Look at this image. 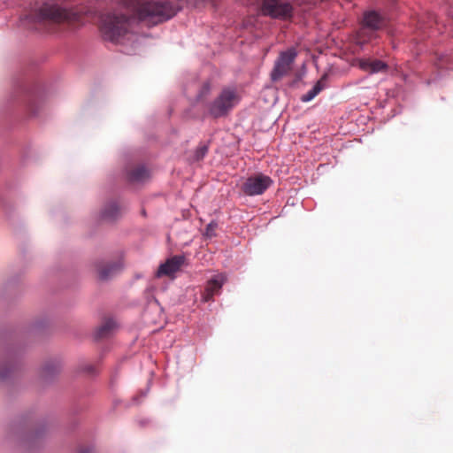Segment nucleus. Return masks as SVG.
<instances>
[{"mask_svg": "<svg viewBox=\"0 0 453 453\" xmlns=\"http://www.w3.org/2000/svg\"><path fill=\"white\" fill-rule=\"evenodd\" d=\"M123 4L139 20L149 26L165 22L178 12L176 4L171 0H122Z\"/></svg>", "mask_w": 453, "mask_h": 453, "instance_id": "nucleus-1", "label": "nucleus"}, {"mask_svg": "<svg viewBox=\"0 0 453 453\" xmlns=\"http://www.w3.org/2000/svg\"><path fill=\"white\" fill-rule=\"evenodd\" d=\"M129 18L121 12H109L101 19V32L104 39L118 42L128 29Z\"/></svg>", "mask_w": 453, "mask_h": 453, "instance_id": "nucleus-2", "label": "nucleus"}, {"mask_svg": "<svg viewBox=\"0 0 453 453\" xmlns=\"http://www.w3.org/2000/svg\"><path fill=\"white\" fill-rule=\"evenodd\" d=\"M34 22L38 24L72 23L78 19L77 13L61 8L57 4H43L36 11L33 17Z\"/></svg>", "mask_w": 453, "mask_h": 453, "instance_id": "nucleus-3", "label": "nucleus"}, {"mask_svg": "<svg viewBox=\"0 0 453 453\" xmlns=\"http://www.w3.org/2000/svg\"><path fill=\"white\" fill-rule=\"evenodd\" d=\"M238 102L239 96L235 90L224 88L219 95L208 104V113L214 119L224 117L234 109Z\"/></svg>", "mask_w": 453, "mask_h": 453, "instance_id": "nucleus-4", "label": "nucleus"}, {"mask_svg": "<svg viewBox=\"0 0 453 453\" xmlns=\"http://www.w3.org/2000/svg\"><path fill=\"white\" fill-rule=\"evenodd\" d=\"M251 5L259 7L262 13L273 19H288L293 15L292 5L285 0H250Z\"/></svg>", "mask_w": 453, "mask_h": 453, "instance_id": "nucleus-5", "label": "nucleus"}, {"mask_svg": "<svg viewBox=\"0 0 453 453\" xmlns=\"http://www.w3.org/2000/svg\"><path fill=\"white\" fill-rule=\"evenodd\" d=\"M273 183V180L262 173H257L245 180L242 191L250 196L262 195Z\"/></svg>", "mask_w": 453, "mask_h": 453, "instance_id": "nucleus-6", "label": "nucleus"}, {"mask_svg": "<svg viewBox=\"0 0 453 453\" xmlns=\"http://www.w3.org/2000/svg\"><path fill=\"white\" fill-rule=\"evenodd\" d=\"M296 57V52L294 49L288 50L287 51L280 54L271 73V79L273 81H280L290 72Z\"/></svg>", "mask_w": 453, "mask_h": 453, "instance_id": "nucleus-7", "label": "nucleus"}, {"mask_svg": "<svg viewBox=\"0 0 453 453\" xmlns=\"http://www.w3.org/2000/svg\"><path fill=\"white\" fill-rule=\"evenodd\" d=\"M361 23L376 31L383 29L387 26L386 18L376 11H367L363 14Z\"/></svg>", "mask_w": 453, "mask_h": 453, "instance_id": "nucleus-8", "label": "nucleus"}, {"mask_svg": "<svg viewBox=\"0 0 453 453\" xmlns=\"http://www.w3.org/2000/svg\"><path fill=\"white\" fill-rule=\"evenodd\" d=\"M226 280V278L224 274H218L210 280L204 288V291L202 295V299L203 302H209L212 300L215 295L219 294L220 289Z\"/></svg>", "mask_w": 453, "mask_h": 453, "instance_id": "nucleus-9", "label": "nucleus"}, {"mask_svg": "<svg viewBox=\"0 0 453 453\" xmlns=\"http://www.w3.org/2000/svg\"><path fill=\"white\" fill-rule=\"evenodd\" d=\"M184 256H173L162 264L157 273L158 277L166 275L173 276L184 265Z\"/></svg>", "mask_w": 453, "mask_h": 453, "instance_id": "nucleus-10", "label": "nucleus"}, {"mask_svg": "<svg viewBox=\"0 0 453 453\" xmlns=\"http://www.w3.org/2000/svg\"><path fill=\"white\" fill-rule=\"evenodd\" d=\"M357 65L361 70L371 74L386 73L388 69V64L379 59L361 58L358 59Z\"/></svg>", "mask_w": 453, "mask_h": 453, "instance_id": "nucleus-11", "label": "nucleus"}, {"mask_svg": "<svg viewBox=\"0 0 453 453\" xmlns=\"http://www.w3.org/2000/svg\"><path fill=\"white\" fill-rule=\"evenodd\" d=\"M121 267L119 262L101 261L96 264V269L100 280H108L113 276Z\"/></svg>", "mask_w": 453, "mask_h": 453, "instance_id": "nucleus-12", "label": "nucleus"}, {"mask_svg": "<svg viewBox=\"0 0 453 453\" xmlns=\"http://www.w3.org/2000/svg\"><path fill=\"white\" fill-rule=\"evenodd\" d=\"M378 37V33L370 27H366L363 23L360 24L359 28L354 35V42L357 45H365Z\"/></svg>", "mask_w": 453, "mask_h": 453, "instance_id": "nucleus-13", "label": "nucleus"}, {"mask_svg": "<svg viewBox=\"0 0 453 453\" xmlns=\"http://www.w3.org/2000/svg\"><path fill=\"white\" fill-rule=\"evenodd\" d=\"M150 177V171L143 165H135L127 171V180L132 184L143 183Z\"/></svg>", "mask_w": 453, "mask_h": 453, "instance_id": "nucleus-14", "label": "nucleus"}, {"mask_svg": "<svg viewBox=\"0 0 453 453\" xmlns=\"http://www.w3.org/2000/svg\"><path fill=\"white\" fill-rule=\"evenodd\" d=\"M122 207L115 201L106 203L101 212L103 219L113 221L119 219L122 214Z\"/></svg>", "mask_w": 453, "mask_h": 453, "instance_id": "nucleus-15", "label": "nucleus"}, {"mask_svg": "<svg viewBox=\"0 0 453 453\" xmlns=\"http://www.w3.org/2000/svg\"><path fill=\"white\" fill-rule=\"evenodd\" d=\"M115 327V321L111 319H108L98 327L96 332V337L97 339L106 338L111 334Z\"/></svg>", "mask_w": 453, "mask_h": 453, "instance_id": "nucleus-16", "label": "nucleus"}, {"mask_svg": "<svg viewBox=\"0 0 453 453\" xmlns=\"http://www.w3.org/2000/svg\"><path fill=\"white\" fill-rule=\"evenodd\" d=\"M326 80V76H323L317 83L313 86V88L309 90L306 94L302 96L301 100L303 102L311 101L317 95H319L325 88L324 81Z\"/></svg>", "mask_w": 453, "mask_h": 453, "instance_id": "nucleus-17", "label": "nucleus"}, {"mask_svg": "<svg viewBox=\"0 0 453 453\" xmlns=\"http://www.w3.org/2000/svg\"><path fill=\"white\" fill-rule=\"evenodd\" d=\"M218 227V224L216 222H211L205 229V236L208 238H211L216 235V229Z\"/></svg>", "mask_w": 453, "mask_h": 453, "instance_id": "nucleus-18", "label": "nucleus"}, {"mask_svg": "<svg viewBox=\"0 0 453 453\" xmlns=\"http://www.w3.org/2000/svg\"><path fill=\"white\" fill-rule=\"evenodd\" d=\"M12 370V365L4 364L0 367V380L8 378L9 372Z\"/></svg>", "mask_w": 453, "mask_h": 453, "instance_id": "nucleus-19", "label": "nucleus"}, {"mask_svg": "<svg viewBox=\"0 0 453 453\" xmlns=\"http://www.w3.org/2000/svg\"><path fill=\"white\" fill-rule=\"evenodd\" d=\"M208 151V148L207 146H201L199 147L196 151V160H201L202 158H203V157L205 156V154L207 153Z\"/></svg>", "mask_w": 453, "mask_h": 453, "instance_id": "nucleus-20", "label": "nucleus"}, {"mask_svg": "<svg viewBox=\"0 0 453 453\" xmlns=\"http://www.w3.org/2000/svg\"><path fill=\"white\" fill-rule=\"evenodd\" d=\"M83 371L86 372L87 373L93 374L96 372V368L92 365H86L83 367Z\"/></svg>", "mask_w": 453, "mask_h": 453, "instance_id": "nucleus-21", "label": "nucleus"}, {"mask_svg": "<svg viewBox=\"0 0 453 453\" xmlns=\"http://www.w3.org/2000/svg\"><path fill=\"white\" fill-rule=\"evenodd\" d=\"M43 372L45 375H48L49 373H50V365H46L43 369Z\"/></svg>", "mask_w": 453, "mask_h": 453, "instance_id": "nucleus-22", "label": "nucleus"}, {"mask_svg": "<svg viewBox=\"0 0 453 453\" xmlns=\"http://www.w3.org/2000/svg\"><path fill=\"white\" fill-rule=\"evenodd\" d=\"M196 3H213L214 0H194Z\"/></svg>", "mask_w": 453, "mask_h": 453, "instance_id": "nucleus-23", "label": "nucleus"}, {"mask_svg": "<svg viewBox=\"0 0 453 453\" xmlns=\"http://www.w3.org/2000/svg\"><path fill=\"white\" fill-rule=\"evenodd\" d=\"M58 368L57 367H54V372H58Z\"/></svg>", "mask_w": 453, "mask_h": 453, "instance_id": "nucleus-24", "label": "nucleus"}, {"mask_svg": "<svg viewBox=\"0 0 453 453\" xmlns=\"http://www.w3.org/2000/svg\"><path fill=\"white\" fill-rule=\"evenodd\" d=\"M248 3H249V4H250V0H248Z\"/></svg>", "mask_w": 453, "mask_h": 453, "instance_id": "nucleus-25", "label": "nucleus"}]
</instances>
